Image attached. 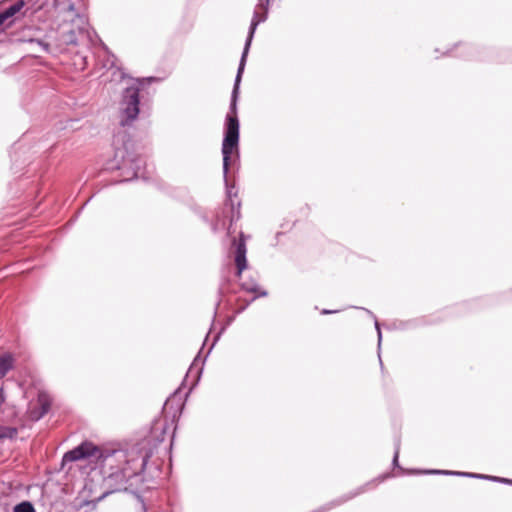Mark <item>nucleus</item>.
<instances>
[{"label":"nucleus","instance_id":"nucleus-15","mask_svg":"<svg viewBox=\"0 0 512 512\" xmlns=\"http://www.w3.org/2000/svg\"><path fill=\"white\" fill-rule=\"evenodd\" d=\"M363 492H364V488H359V489H358V490H356L355 492H352V493H350V494H348V495H344L343 497H341V498H339V499H337V500L333 501L331 504H329V506H328V507L323 508V509L319 510L318 512H325V511L329 510V509H330V508H332V507H335V506L341 505V504H343V503H345V502H347V501H349V500L353 499L354 497H356V496L360 495V494H361V493H363Z\"/></svg>","mask_w":512,"mask_h":512},{"label":"nucleus","instance_id":"nucleus-3","mask_svg":"<svg viewBox=\"0 0 512 512\" xmlns=\"http://www.w3.org/2000/svg\"><path fill=\"white\" fill-rule=\"evenodd\" d=\"M153 80L154 78L132 79L131 84L124 89L119 106L121 126H129L137 119L140 102L146 101L153 94L150 87Z\"/></svg>","mask_w":512,"mask_h":512},{"label":"nucleus","instance_id":"nucleus-14","mask_svg":"<svg viewBox=\"0 0 512 512\" xmlns=\"http://www.w3.org/2000/svg\"><path fill=\"white\" fill-rule=\"evenodd\" d=\"M269 2L270 0H259V3L255 7L251 24L253 23L256 16L258 18H264L260 23L266 20Z\"/></svg>","mask_w":512,"mask_h":512},{"label":"nucleus","instance_id":"nucleus-5","mask_svg":"<svg viewBox=\"0 0 512 512\" xmlns=\"http://www.w3.org/2000/svg\"><path fill=\"white\" fill-rule=\"evenodd\" d=\"M458 47L461 48L456 57L463 59L465 61H485L491 60L492 57L490 55H486V52H494V48L492 46H482L474 43H463L456 42L452 45L451 48L447 49L443 55L451 56L453 51Z\"/></svg>","mask_w":512,"mask_h":512},{"label":"nucleus","instance_id":"nucleus-16","mask_svg":"<svg viewBox=\"0 0 512 512\" xmlns=\"http://www.w3.org/2000/svg\"><path fill=\"white\" fill-rule=\"evenodd\" d=\"M420 475L452 476V470L437 469V468H419L418 467V476H420Z\"/></svg>","mask_w":512,"mask_h":512},{"label":"nucleus","instance_id":"nucleus-1","mask_svg":"<svg viewBox=\"0 0 512 512\" xmlns=\"http://www.w3.org/2000/svg\"><path fill=\"white\" fill-rule=\"evenodd\" d=\"M151 455L132 450L128 454L114 452L104 458L103 496L117 493H137L142 488L144 470Z\"/></svg>","mask_w":512,"mask_h":512},{"label":"nucleus","instance_id":"nucleus-10","mask_svg":"<svg viewBox=\"0 0 512 512\" xmlns=\"http://www.w3.org/2000/svg\"><path fill=\"white\" fill-rule=\"evenodd\" d=\"M489 300H490V298H485V297L467 300V301H464V302L456 305L453 308V310L455 311L456 315H459V316L465 315L468 312H474V311L484 308L485 306H487L489 304Z\"/></svg>","mask_w":512,"mask_h":512},{"label":"nucleus","instance_id":"nucleus-13","mask_svg":"<svg viewBox=\"0 0 512 512\" xmlns=\"http://www.w3.org/2000/svg\"><path fill=\"white\" fill-rule=\"evenodd\" d=\"M15 359L11 353H5L0 356V379L13 369Z\"/></svg>","mask_w":512,"mask_h":512},{"label":"nucleus","instance_id":"nucleus-12","mask_svg":"<svg viewBox=\"0 0 512 512\" xmlns=\"http://www.w3.org/2000/svg\"><path fill=\"white\" fill-rule=\"evenodd\" d=\"M24 5L25 3L23 0H18L7 7L4 11L0 12V26H2L8 19L19 13Z\"/></svg>","mask_w":512,"mask_h":512},{"label":"nucleus","instance_id":"nucleus-17","mask_svg":"<svg viewBox=\"0 0 512 512\" xmlns=\"http://www.w3.org/2000/svg\"><path fill=\"white\" fill-rule=\"evenodd\" d=\"M452 477H462V478H470V479H479V480H481V477H483V474L482 473H476V472L452 470Z\"/></svg>","mask_w":512,"mask_h":512},{"label":"nucleus","instance_id":"nucleus-6","mask_svg":"<svg viewBox=\"0 0 512 512\" xmlns=\"http://www.w3.org/2000/svg\"><path fill=\"white\" fill-rule=\"evenodd\" d=\"M103 457L102 450L92 442L85 441L64 454L63 460L67 462L93 458L99 460Z\"/></svg>","mask_w":512,"mask_h":512},{"label":"nucleus","instance_id":"nucleus-23","mask_svg":"<svg viewBox=\"0 0 512 512\" xmlns=\"http://www.w3.org/2000/svg\"><path fill=\"white\" fill-rule=\"evenodd\" d=\"M376 328H377V330H378L379 337H381V333H380V329H379V324H378V322H376Z\"/></svg>","mask_w":512,"mask_h":512},{"label":"nucleus","instance_id":"nucleus-19","mask_svg":"<svg viewBox=\"0 0 512 512\" xmlns=\"http://www.w3.org/2000/svg\"><path fill=\"white\" fill-rule=\"evenodd\" d=\"M481 480H485V481L501 484L502 476L483 474V477H481Z\"/></svg>","mask_w":512,"mask_h":512},{"label":"nucleus","instance_id":"nucleus-8","mask_svg":"<svg viewBox=\"0 0 512 512\" xmlns=\"http://www.w3.org/2000/svg\"><path fill=\"white\" fill-rule=\"evenodd\" d=\"M233 245L235 246V255L234 262L236 265V276L241 279V275L245 269L248 267V262L246 258L247 247H246V236L243 232H240L239 239H235L233 241Z\"/></svg>","mask_w":512,"mask_h":512},{"label":"nucleus","instance_id":"nucleus-9","mask_svg":"<svg viewBox=\"0 0 512 512\" xmlns=\"http://www.w3.org/2000/svg\"><path fill=\"white\" fill-rule=\"evenodd\" d=\"M241 288L246 291V292H249V293H252L253 294V297L248 300V301H245V303L243 305H240L237 309H236V313H241L242 311L245 310V308L254 300H256L257 298L259 297H265L267 296V291L262 289L255 280L251 279V280H244L241 282Z\"/></svg>","mask_w":512,"mask_h":512},{"label":"nucleus","instance_id":"nucleus-2","mask_svg":"<svg viewBox=\"0 0 512 512\" xmlns=\"http://www.w3.org/2000/svg\"><path fill=\"white\" fill-rule=\"evenodd\" d=\"M264 18L255 17L252 24H250L249 33L246 39L245 47L241 56L240 64L238 67L234 88L232 91L231 103L229 112L225 118L224 125V138L222 142V155H223V173L224 177H227L229 167L232 164L233 156H238V146H239V119L237 116V97L239 90V83L241 81V76L244 71L246 58L250 49V45L252 39L254 37V33L256 31L257 26Z\"/></svg>","mask_w":512,"mask_h":512},{"label":"nucleus","instance_id":"nucleus-7","mask_svg":"<svg viewBox=\"0 0 512 512\" xmlns=\"http://www.w3.org/2000/svg\"><path fill=\"white\" fill-rule=\"evenodd\" d=\"M51 406V398L48 393L40 391L35 401H31L28 407V416L33 421H38L48 413Z\"/></svg>","mask_w":512,"mask_h":512},{"label":"nucleus","instance_id":"nucleus-21","mask_svg":"<svg viewBox=\"0 0 512 512\" xmlns=\"http://www.w3.org/2000/svg\"><path fill=\"white\" fill-rule=\"evenodd\" d=\"M393 464H394V466H397V464H398V451H396L394 454Z\"/></svg>","mask_w":512,"mask_h":512},{"label":"nucleus","instance_id":"nucleus-20","mask_svg":"<svg viewBox=\"0 0 512 512\" xmlns=\"http://www.w3.org/2000/svg\"><path fill=\"white\" fill-rule=\"evenodd\" d=\"M501 484L512 487V478L502 477Z\"/></svg>","mask_w":512,"mask_h":512},{"label":"nucleus","instance_id":"nucleus-22","mask_svg":"<svg viewBox=\"0 0 512 512\" xmlns=\"http://www.w3.org/2000/svg\"><path fill=\"white\" fill-rule=\"evenodd\" d=\"M417 323H418V325H420L421 323H426V320H425V318H422V319L418 318Z\"/></svg>","mask_w":512,"mask_h":512},{"label":"nucleus","instance_id":"nucleus-18","mask_svg":"<svg viewBox=\"0 0 512 512\" xmlns=\"http://www.w3.org/2000/svg\"><path fill=\"white\" fill-rule=\"evenodd\" d=\"M14 512H36L34 506L29 501H23L17 504L14 509Z\"/></svg>","mask_w":512,"mask_h":512},{"label":"nucleus","instance_id":"nucleus-4","mask_svg":"<svg viewBox=\"0 0 512 512\" xmlns=\"http://www.w3.org/2000/svg\"><path fill=\"white\" fill-rule=\"evenodd\" d=\"M184 408V397L181 391H175L164 403L162 417L155 420L151 427L153 438L163 441L168 433L176 429V423L182 414Z\"/></svg>","mask_w":512,"mask_h":512},{"label":"nucleus","instance_id":"nucleus-11","mask_svg":"<svg viewBox=\"0 0 512 512\" xmlns=\"http://www.w3.org/2000/svg\"><path fill=\"white\" fill-rule=\"evenodd\" d=\"M494 52H486V55H490L492 57L491 60H487L488 62H496V63H512V49L510 48H496L493 47Z\"/></svg>","mask_w":512,"mask_h":512},{"label":"nucleus","instance_id":"nucleus-24","mask_svg":"<svg viewBox=\"0 0 512 512\" xmlns=\"http://www.w3.org/2000/svg\"><path fill=\"white\" fill-rule=\"evenodd\" d=\"M323 313H324V314H327V313H330V311H328V310H324V311H323Z\"/></svg>","mask_w":512,"mask_h":512}]
</instances>
